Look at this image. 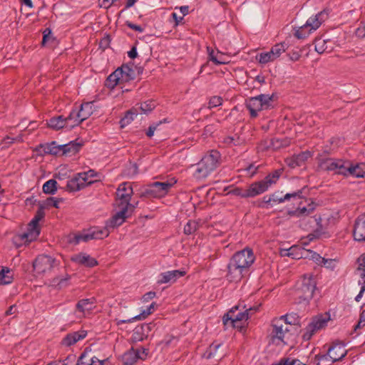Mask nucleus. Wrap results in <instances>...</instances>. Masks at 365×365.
<instances>
[{"label":"nucleus","instance_id":"f257e3e1","mask_svg":"<svg viewBox=\"0 0 365 365\" xmlns=\"http://www.w3.org/2000/svg\"><path fill=\"white\" fill-rule=\"evenodd\" d=\"M255 257L251 249L245 248L236 252L227 264V277L230 282L240 281L254 263Z\"/></svg>","mask_w":365,"mask_h":365},{"label":"nucleus","instance_id":"f03ea898","mask_svg":"<svg viewBox=\"0 0 365 365\" xmlns=\"http://www.w3.org/2000/svg\"><path fill=\"white\" fill-rule=\"evenodd\" d=\"M221 164V154L217 150H210L201 160L193 165V177L197 180L206 178Z\"/></svg>","mask_w":365,"mask_h":365},{"label":"nucleus","instance_id":"7ed1b4c3","mask_svg":"<svg viewBox=\"0 0 365 365\" xmlns=\"http://www.w3.org/2000/svg\"><path fill=\"white\" fill-rule=\"evenodd\" d=\"M173 183L155 182L139 189L137 195L143 199L161 198L169 191Z\"/></svg>","mask_w":365,"mask_h":365},{"label":"nucleus","instance_id":"20e7f679","mask_svg":"<svg viewBox=\"0 0 365 365\" xmlns=\"http://www.w3.org/2000/svg\"><path fill=\"white\" fill-rule=\"evenodd\" d=\"M316 160L318 171L334 172L335 174L343 175L345 173L346 161L326 157L324 153H319Z\"/></svg>","mask_w":365,"mask_h":365},{"label":"nucleus","instance_id":"39448f33","mask_svg":"<svg viewBox=\"0 0 365 365\" xmlns=\"http://www.w3.org/2000/svg\"><path fill=\"white\" fill-rule=\"evenodd\" d=\"M259 309L258 307H250L243 312H238L240 309V305L233 307L230 311L225 314L222 317V322L225 325H227L228 322L232 327L238 329L240 331L245 329L244 327L239 325L238 322L243 320L247 321L250 318V315L252 314V312H256Z\"/></svg>","mask_w":365,"mask_h":365},{"label":"nucleus","instance_id":"423d86ee","mask_svg":"<svg viewBox=\"0 0 365 365\" xmlns=\"http://www.w3.org/2000/svg\"><path fill=\"white\" fill-rule=\"evenodd\" d=\"M274 98V94L271 96L260 94L248 98L246 101V107L250 111L251 118H256L258 115V111L272 108Z\"/></svg>","mask_w":365,"mask_h":365},{"label":"nucleus","instance_id":"0eeeda50","mask_svg":"<svg viewBox=\"0 0 365 365\" xmlns=\"http://www.w3.org/2000/svg\"><path fill=\"white\" fill-rule=\"evenodd\" d=\"M110 231L106 228L91 227L81 232L73 234L69 236L68 242L73 245H78L81 242H88L91 240H101L109 235Z\"/></svg>","mask_w":365,"mask_h":365},{"label":"nucleus","instance_id":"6e6552de","mask_svg":"<svg viewBox=\"0 0 365 365\" xmlns=\"http://www.w3.org/2000/svg\"><path fill=\"white\" fill-rule=\"evenodd\" d=\"M316 289L317 280L314 275L305 274L302 277L300 285L297 289V294L299 299L309 301L313 298Z\"/></svg>","mask_w":365,"mask_h":365},{"label":"nucleus","instance_id":"1a4fd4ad","mask_svg":"<svg viewBox=\"0 0 365 365\" xmlns=\"http://www.w3.org/2000/svg\"><path fill=\"white\" fill-rule=\"evenodd\" d=\"M45 217V212L41 210L36 211L34 217L28 225L27 231L21 235V239L25 242H31L35 240L39 235L41 228L38 222Z\"/></svg>","mask_w":365,"mask_h":365},{"label":"nucleus","instance_id":"9d476101","mask_svg":"<svg viewBox=\"0 0 365 365\" xmlns=\"http://www.w3.org/2000/svg\"><path fill=\"white\" fill-rule=\"evenodd\" d=\"M133 194L132 186L129 182L121 183L116 191L117 203L118 207H125L130 209H135V205L130 203Z\"/></svg>","mask_w":365,"mask_h":365},{"label":"nucleus","instance_id":"9b49d317","mask_svg":"<svg viewBox=\"0 0 365 365\" xmlns=\"http://www.w3.org/2000/svg\"><path fill=\"white\" fill-rule=\"evenodd\" d=\"M272 331L270 338L272 343L284 342L285 334L289 331L287 323L282 318H275L272 321Z\"/></svg>","mask_w":365,"mask_h":365},{"label":"nucleus","instance_id":"f8f14e48","mask_svg":"<svg viewBox=\"0 0 365 365\" xmlns=\"http://www.w3.org/2000/svg\"><path fill=\"white\" fill-rule=\"evenodd\" d=\"M120 210L118 211L108 222L103 228H106L109 231V228H115L121 225L126 218L131 216L135 209H130L128 205L125 207H119Z\"/></svg>","mask_w":365,"mask_h":365},{"label":"nucleus","instance_id":"ddd939ff","mask_svg":"<svg viewBox=\"0 0 365 365\" xmlns=\"http://www.w3.org/2000/svg\"><path fill=\"white\" fill-rule=\"evenodd\" d=\"M54 258L48 255H39L33 263L34 271L38 274H43L51 271L56 265Z\"/></svg>","mask_w":365,"mask_h":365},{"label":"nucleus","instance_id":"4468645a","mask_svg":"<svg viewBox=\"0 0 365 365\" xmlns=\"http://www.w3.org/2000/svg\"><path fill=\"white\" fill-rule=\"evenodd\" d=\"M327 320L322 316H319L312 319V322L305 329L303 334V339L308 341L318 330L324 328L327 326Z\"/></svg>","mask_w":365,"mask_h":365},{"label":"nucleus","instance_id":"2eb2a0df","mask_svg":"<svg viewBox=\"0 0 365 365\" xmlns=\"http://www.w3.org/2000/svg\"><path fill=\"white\" fill-rule=\"evenodd\" d=\"M282 173V170L281 169L275 170L274 172L266 176L264 180L255 182V183L256 184L259 194L263 193L267 190L269 187L272 184L276 183Z\"/></svg>","mask_w":365,"mask_h":365},{"label":"nucleus","instance_id":"dca6fc26","mask_svg":"<svg viewBox=\"0 0 365 365\" xmlns=\"http://www.w3.org/2000/svg\"><path fill=\"white\" fill-rule=\"evenodd\" d=\"M106 359H98L93 356L90 347H86L78 359L77 365H103Z\"/></svg>","mask_w":365,"mask_h":365},{"label":"nucleus","instance_id":"f3484780","mask_svg":"<svg viewBox=\"0 0 365 365\" xmlns=\"http://www.w3.org/2000/svg\"><path fill=\"white\" fill-rule=\"evenodd\" d=\"M312 157V153L306 150L301 152L299 154L293 155L290 158L285 159L286 164L291 168H295L304 164V163L310 158Z\"/></svg>","mask_w":365,"mask_h":365},{"label":"nucleus","instance_id":"a211bd4d","mask_svg":"<svg viewBox=\"0 0 365 365\" xmlns=\"http://www.w3.org/2000/svg\"><path fill=\"white\" fill-rule=\"evenodd\" d=\"M331 363L342 360L346 355L347 351L342 343H334L328 349Z\"/></svg>","mask_w":365,"mask_h":365},{"label":"nucleus","instance_id":"6ab92c4d","mask_svg":"<svg viewBox=\"0 0 365 365\" xmlns=\"http://www.w3.org/2000/svg\"><path fill=\"white\" fill-rule=\"evenodd\" d=\"M228 194L243 198L253 197L259 195L255 182L252 183L249 187L245 190L238 187H234L228 192Z\"/></svg>","mask_w":365,"mask_h":365},{"label":"nucleus","instance_id":"aec40b11","mask_svg":"<svg viewBox=\"0 0 365 365\" xmlns=\"http://www.w3.org/2000/svg\"><path fill=\"white\" fill-rule=\"evenodd\" d=\"M353 235L355 240L365 242V213L359 215L356 220Z\"/></svg>","mask_w":365,"mask_h":365},{"label":"nucleus","instance_id":"412c9836","mask_svg":"<svg viewBox=\"0 0 365 365\" xmlns=\"http://www.w3.org/2000/svg\"><path fill=\"white\" fill-rule=\"evenodd\" d=\"M345 173L344 175H351L356 178H364L365 176V163H358L353 165L349 161L346 162Z\"/></svg>","mask_w":365,"mask_h":365},{"label":"nucleus","instance_id":"4be33fe9","mask_svg":"<svg viewBox=\"0 0 365 365\" xmlns=\"http://www.w3.org/2000/svg\"><path fill=\"white\" fill-rule=\"evenodd\" d=\"M62 155L71 156L78 153L83 146V142H78V139L69 142L64 145H60Z\"/></svg>","mask_w":365,"mask_h":365},{"label":"nucleus","instance_id":"5701e85b","mask_svg":"<svg viewBox=\"0 0 365 365\" xmlns=\"http://www.w3.org/2000/svg\"><path fill=\"white\" fill-rule=\"evenodd\" d=\"M328 14L325 10H323L317 14L314 17L310 18L305 24L309 29V31L317 30L322 24L323 21L327 18Z\"/></svg>","mask_w":365,"mask_h":365},{"label":"nucleus","instance_id":"b1692460","mask_svg":"<svg viewBox=\"0 0 365 365\" xmlns=\"http://www.w3.org/2000/svg\"><path fill=\"white\" fill-rule=\"evenodd\" d=\"M36 150L41 155L50 154L56 155L61 152L60 145H57L56 141H52L50 143L40 144Z\"/></svg>","mask_w":365,"mask_h":365},{"label":"nucleus","instance_id":"393cba45","mask_svg":"<svg viewBox=\"0 0 365 365\" xmlns=\"http://www.w3.org/2000/svg\"><path fill=\"white\" fill-rule=\"evenodd\" d=\"M185 271L173 270L163 272L160 274L161 278L158 280V284H165L169 282H175L177 279L184 276Z\"/></svg>","mask_w":365,"mask_h":365},{"label":"nucleus","instance_id":"a878e982","mask_svg":"<svg viewBox=\"0 0 365 365\" xmlns=\"http://www.w3.org/2000/svg\"><path fill=\"white\" fill-rule=\"evenodd\" d=\"M305 187L298 190L296 192H293L292 193H287L284 196H279L278 192H274L271 195L272 200L273 202L281 203L284 202L285 200H289L291 198L294 199H300L302 197V195L303 192V190Z\"/></svg>","mask_w":365,"mask_h":365},{"label":"nucleus","instance_id":"bb28decb","mask_svg":"<svg viewBox=\"0 0 365 365\" xmlns=\"http://www.w3.org/2000/svg\"><path fill=\"white\" fill-rule=\"evenodd\" d=\"M72 261L88 267H93L98 264V262L95 258L91 257L90 255L86 254H78L72 257Z\"/></svg>","mask_w":365,"mask_h":365},{"label":"nucleus","instance_id":"cd10ccee","mask_svg":"<svg viewBox=\"0 0 365 365\" xmlns=\"http://www.w3.org/2000/svg\"><path fill=\"white\" fill-rule=\"evenodd\" d=\"M139 359H143V357L138 350H135L133 348H131L122 356L123 365H133Z\"/></svg>","mask_w":365,"mask_h":365},{"label":"nucleus","instance_id":"c85d7f7f","mask_svg":"<svg viewBox=\"0 0 365 365\" xmlns=\"http://www.w3.org/2000/svg\"><path fill=\"white\" fill-rule=\"evenodd\" d=\"M46 125L48 128L55 130H58L63 128H68L66 120L62 115L54 116L47 120Z\"/></svg>","mask_w":365,"mask_h":365},{"label":"nucleus","instance_id":"c756f323","mask_svg":"<svg viewBox=\"0 0 365 365\" xmlns=\"http://www.w3.org/2000/svg\"><path fill=\"white\" fill-rule=\"evenodd\" d=\"M96 302L94 297L81 299L76 304V309L78 312L84 314L86 311H91L95 307Z\"/></svg>","mask_w":365,"mask_h":365},{"label":"nucleus","instance_id":"7c9ffc66","mask_svg":"<svg viewBox=\"0 0 365 365\" xmlns=\"http://www.w3.org/2000/svg\"><path fill=\"white\" fill-rule=\"evenodd\" d=\"M86 336V332L85 331H76L72 334H69L63 339V344L68 346H71L81 339H84Z\"/></svg>","mask_w":365,"mask_h":365},{"label":"nucleus","instance_id":"2f4dec72","mask_svg":"<svg viewBox=\"0 0 365 365\" xmlns=\"http://www.w3.org/2000/svg\"><path fill=\"white\" fill-rule=\"evenodd\" d=\"M122 71L115 70L106 80V86L108 88H113L122 79Z\"/></svg>","mask_w":365,"mask_h":365},{"label":"nucleus","instance_id":"473e14b6","mask_svg":"<svg viewBox=\"0 0 365 365\" xmlns=\"http://www.w3.org/2000/svg\"><path fill=\"white\" fill-rule=\"evenodd\" d=\"M93 113V103L87 102L82 103L81 108L78 110L77 116L80 117V121L87 119Z\"/></svg>","mask_w":365,"mask_h":365},{"label":"nucleus","instance_id":"72a5a7b5","mask_svg":"<svg viewBox=\"0 0 365 365\" xmlns=\"http://www.w3.org/2000/svg\"><path fill=\"white\" fill-rule=\"evenodd\" d=\"M63 198H54L53 197H48L46 200L43 201H39L38 205V210L44 211L46 208H48L49 207H54L56 208H58V204L61 202H63Z\"/></svg>","mask_w":365,"mask_h":365},{"label":"nucleus","instance_id":"f704fd0d","mask_svg":"<svg viewBox=\"0 0 365 365\" xmlns=\"http://www.w3.org/2000/svg\"><path fill=\"white\" fill-rule=\"evenodd\" d=\"M135 107H138L139 114L148 115L156 107V103L153 100H149L136 104Z\"/></svg>","mask_w":365,"mask_h":365},{"label":"nucleus","instance_id":"c9c22d12","mask_svg":"<svg viewBox=\"0 0 365 365\" xmlns=\"http://www.w3.org/2000/svg\"><path fill=\"white\" fill-rule=\"evenodd\" d=\"M222 344L212 343L210 346L209 350L206 352L207 359L215 357L219 360L222 359L225 355L222 352L220 351V349L222 347Z\"/></svg>","mask_w":365,"mask_h":365},{"label":"nucleus","instance_id":"e433bc0d","mask_svg":"<svg viewBox=\"0 0 365 365\" xmlns=\"http://www.w3.org/2000/svg\"><path fill=\"white\" fill-rule=\"evenodd\" d=\"M138 115H139L138 107H133L130 110H128L125 116L120 120V128H125L127 125L130 123L133 120V117L137 116Z\"/></svg>","mask_w":365,"mask_h":365},{"label":"nucleus","instance_id":"4c0bfd02","mask_svg":"<svg viewBox=\"0 0 365 365\" xmlns=\"http://www.w3.org/2000/svg\"><path fill=\"white\" fill-rule=\"evenodd\" d=\"M78 110H72L68 117L65 118L68 124V128L71 130L82 123L80 121V117L77 116Z\"/></svg>","mask_w":365,"mask_h":365},{"label":"nucleus","instance_id":"58836bf2","mask_svg":"<svg viewBox=\"0 0 365 365\" xmlns=\"http://www.w3.org/2000/svg\"><path fill=\"white\" fill-rule=\"evenodd\" d=\"M117 70L122 71V81H128L135 78V73L132 68L128 65H123L121 67L117 68Z\"/></svg>","mask_w":365,"mask_h":365},{"label":"nucleus","instance_id":"ea45409f","mask_svg":"<svg viewBox=\"0 0 365 365\" xmlns=\"http://www.w3.org/2000/svg\"><path fill=\"white\" fill-rule=\"evenodd\" d=\"M81 178L76 176L67 182V189L70 192L78 191L85 187L84 182L79 183L78 180Z\"/></svg>","mask_w":365,"mask_h":365},{"label":"nucleus","instance_id":"a19ab883","mask_svg":"<svg viewBox=\"0 0 365 365\" xmlns=\"http://www.w3.org/2000/svg\"><path fill=\"white\" fill-rule=\"evenodd\" d=\"M57 182L51 179L46 181L43 185V192L45 194L54 195L57 191Z\"/></svg>","mask_w":365,"mask_h":365},{"label":"nucleus","instance_id":"79ce46f5","mask_svg":"<svg viewBox=\"0 0 365 365\" xmlns=\"http://www.w3.org/2000/svg\"><path fill=\"white\" fill-rule=\"evenodd\" d=\"M279 318H282L284 321L287 323V326L289 324H299V317L297 313H291L287 314L285 315L281 316Z\"/></svg>","mask_w":365,"mask_h":365},{"label":"nucleus","instance_id":"37998d69","mask_svg":"<svg viewBox=\"0 0 365 365\" xmlns=\"http://www.w3.org/2000/svg\"><path fill=\"white\" fill-rule=\"evenodd\" d=\"M199 224L195 220H189L184 227V233L185 235H192L199 229Z\"/></svg>","mask_w":365,"mask_h":365},{"label":"nucleus","instance_id":"c03bdc74","mask_svg":"<svg viewBox=\"0 0 365 365\" xmlns=\"http://www.w3.org/2000/svg\"><path fill=\"white\" fill-rule=\"evenodd\" d=\"M10 273V270L7 267H2L0 269V285L8 284L12 282V277L7 274Z\"/></svg>","mask_w":365,"mask_h":365},{"label":"nucleus","instance_id":"a18cd8bd","mask_svg":"<svg viewBox=\"0 0 365 365\" xmlns=\"http://www.w3.org/2000/svg\"><path fill=\"white\" fill-rule=\"evenodd\" d=\"M327 41L322 39L321 38H315V41H314L315 51L319 54H322L324 52H325L327 51V49L328 48V47L327 46Z\"/></svg>","mask_w":365,"mask_h":365},{"label":"nucleus","instance_id":"49530a36","mask_svg":"<svg viewBox=\"0 0 365 365\" xmlns=\"http://www.w3.org/2000/svg\"><path fill=\"white\" fill-rule=\"evenodd\" d=\"M312 31H309V29L306 24L300 26L294 32V36L298 39L305 38Z\"/></svg>","mask_w":365,"mask_h":365},{"label":"nucleus","instance_id":"de8ad7c7","mask_svg":"<svg viewBox=\"0 0 365 365\" xmlns=\"http://www.w3.org/2000/svg\"><path fill=\"white\" fill-rule=\"evenodd\" d=\"M224 143L227 145H240L244 143V140H242L240 136L235 135V136H227L224 138Z\"/></svg>","mask_w":365,"mask_h":365},{"label":"nucleus","instance_id":"09e8293b","mask_svg":"<svg viewBox=\"0 0 365 365\" xmlns=\"http://www.w3.org/2000/svg\"><path fill=\"white\" fill-rule=\"evenodd\" d=\"M299 216H307L310 215L315 210V204L314 202L309 203L307 207H299L297 208Z\"/></svg>","mask_w":365,"mask_h":365},{"label":"nucleus","instance_id":"8fccbe9b","mask_svg":"<svg viewBox=\"0 0 365 365\" xmlns=\"http://www.w3.org/2000/svg\"><path fill=\"white\" fill-rule=\"evenodd\" d=\"M287 48L284 43H277L272 47L271 51L275 58H277Z\"/></svg>","mask_w":365,"mask_h":365},{"label":"nucleus","instance_id":"3c124183","mask_svg":"<svg viewBox=\"0 0 365 365\" xmlns=\"http://www.w3.org/2000/svg\"><path fill=\"white\" fill-rule=\"evenodd\" d=\"M276 58H274L272 51L266 53H261L259 55V62L260 63H267L268 62L273 61Z\"/></svg>","mask_w":365,"mask_h":365},{"label":"nucleus","instance_id":"603ef678","mask_svg":"<svg viewBox=\"0 0 365 365\" xmlns=\"http://www.w3.org/2000/svg\"><path fill=\"white\" fill-rule=\"evenodd\" d=\"M138 173V166L136 163L129 161L128 166L126 169V175L134 176Z\"/></svg>","mask_w":365,"mask_h":365},{"label":"nucleus","instance_id":"864d4df0","mask_svg":"<svg viewBox=\"0 0 365 365\" xmlns=\"http://www.w3.org/2000/svg\"><path fill=\"white\" fill-rule=\"evenodd\" d=\"M322 260V264L326 268L331 270H334L336 265L337 260L336 259H326L324 257Z\"/></svg>","mask_w":365,"mask_h":365},{"label":"nucleus","instance_id":"5fc2aeb1","mask_svg":"<svg viewBox=\"0 0 365 365\" xmlns=\"http://www.w3.org/2000/svg\"><path fill=\"white\" fill-rule=\"evenodd\" d=\"M156 305L155 302H153L145 310H143L138 315L140 317V319H145L148 316L152 314L154 311L155 307Z\"/></svg>","mask_w":365,"mask_h":365},{"label":"nucleus","instance_id":"6e6d98bb","mask_svg":"<svg viewBox=\"0 0 365 365\" xmlns=\"http://www.w3.org/2000/svg\"><path fill=\"white\" fill-rule=\"evenodd\" d=\"M222 103V98L220 96H212L209 101V108L220 106Z\"/></svg>","mask_w":365,"mask_h":365},{"label":"nucleus","instance_id":"4d7b16f0","mask_svg":"<svg viewBox=\"0 0 365 365\" xmlns=\"http://www.w3.org/2000/svg\"><path fill=\"white\" fill-rule=\"evenodd\" d=\"M361 277L362 279V282L361 281H359V284H361V290H360L359 293L355 297V300L356 302H359L360 301V299L362 297V295H363L364 292H365V273H361Z\"/></svg>","mask_w":365,"mask_h":365},{"label":"nucleus","instance_id":"13d9d810","mask_svg":"<svg viewBox=\"0 0 365 365\" xmlns=\"http://www.w3.org/2000/svg\"><path fill=\"white\" fill-rule=\"evenodd\" d=\"M143 335H145L143 331H141V329L140 328H136L133 334V339L135 341H141L145 338Z\"/></svg>","mask_w":365,"mask_h":365},{"label":"nucleus","instance_id":"bf43d9fd","mask_svg":"<svg viewBox=\"0 0 365 365\" xmlns=\"http://www.w3.org/2000/svg\"><path fill=\"white\" fill-rule=\"evenodd\" d=\"M141 320L140 319V317L138 314V315H135L130 319H115V322H116V324L117 325H120L121 324H125V323H131L134 321H140Z\"/></svg>","mask_w":365,"mask_h":365},{"label":"nucleus","instance_id":"052dcab7","mask_svg":"<svg viewBox=\"0 0 365 365\" xmlns=\"http://www.w3.org/2000/svg\"><path fill=\"white\" fill-rule=\"evenodd\" d=\"M358 270L359 271H362V273H365V253H364L363 255H361L359 258H358Z\"/></svg>","mask_w":365,"mask_h":365},{"label":"nucleus","instance_id":"680f3d73","mask_svg":"<svg viewBox=\"0 0 365 365\" xmlns=\"http://www.w3.org/2000/svg\"><path fill=\"white\" fill-rule=\"evenodd\" d=\"M365 326V310H364L359 317V320L357 324L354 327V331H356L357 329L362 328Z\"/></svg>","mask_w":365,"mask_h":365},{"label":"nucleus","instance_id":"e2e57ef3","mask_svg":"<svg viewBox=\"0 0 365 365\" xmlns=\"http://www.w3.org/2000/svg\"><path fill=\"white\" fill-rule=\"evenodd\" d=\"M96 175V173L94 170H90L87 173H78V176H79V178H81V179H82V180L86 182L88 180V176L94 177Z\"/></svg>","mask_w":365,"mask_h":365},{"label":"nucleus","instance_id":"0e129e2a","mask_svg":"<svg viewBox=\"0 0 365 365\" xmlns=\"http://www.w3.org/2000/svg\"><path fill=\"white\" fill-rule=\"evenodd\" d=\"M207 51L209 53L210 60L212 61L215 64L220 65L224 63L223 61H220L217 58V57L214 54V51L212 49H210V47H207Z\"/></svg>","mask_w":365,"mask_h":365},{"label":"nucleus","instance_id":"69168bd1","mask_svg":"<svg viewBox=\"0 0 365 365\" xmlns=\"http://www.w3.org/2000/svg\"><path fill=\"white\" fill-rule=\"evenodd\" d=\"M163 123L162 120H160L159 123L156 124H153L149 126L148 130L146 131V135L149 138H151L154 135L155 130H156L158 125H160Z\"/></svg>","mask_w":365,"mask_h":365},{"label":"nucleus","instance_id":"338daca9","mask_svg":"<svg viewBox=\"0 0 365 365\" xmlns=\"http://www.w3.org/2000/svg\"><path fill=\"white\" fill-rule=\"evenodd\" d=\"M315 359L318 361V364H319L320 362H331V359L328 353L327 354L317 355Z\"/></svg>","mask_w":365,"mask_h":365},{"label":"nucleus","instance_id":"774afa93","mask_svg":"<svg viewBox=\"0 0 365 365\" xmlns=\"http://www.w3.org/2000/svg\"><path fill=\"white\" fill-rule=\"evenodd\" d=\"M125 25L129 27L130 29L134 30V31H138V32H143V29L139 26V25H136V24H133L132 22L130 21H126L125 22Z\"/></svg>","mask_w":365,"mask_h":365}]
</instances>
